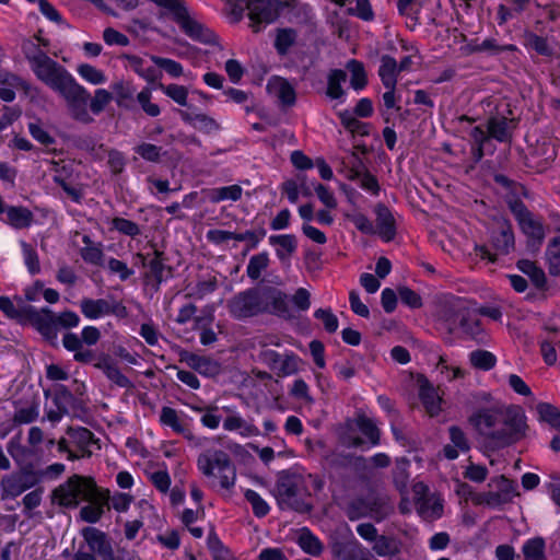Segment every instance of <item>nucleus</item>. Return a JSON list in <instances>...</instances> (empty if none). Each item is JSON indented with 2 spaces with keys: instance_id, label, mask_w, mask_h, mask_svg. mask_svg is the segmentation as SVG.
Masks as SVG:
<instances>
[{
  "instance_id": "obj_1",
  "label": "nucleus",
  "mask_w": 560,
  "mask_h": 560,
  "mask_svg": "<svg viewBox=\"0 0 560 560\" xmlns=\"http://www.w3.org/2000/svg\"><path fill=\"white\" fill-rule=\"evenodd\" d=\"M482 446L491 452L523 440L528 431L527 418L520 406L480 408L468 419Z\"/></svg>"
},
{
  "instance_id": "obj_2",
  "label": "nucleus",
  "mask_w": 560,
  "mask_h": 560,
  "mask_svg": "<svg viewBox=\"0 0 560 560\" xmlns=\"http://www.w3.org/2000/svg\"><path fill=\"white\" fill-rule=\"evenodd\" d=\"M226 307L230 315L238 320L260 314L291 317L288 295L271 285H258L238 292L228 301Z\"/></svg>"
},
{
  "instance_id": "obj_3",
  "label": "nucleus",
  "mask_w": 560,
  "mask_h": 560,
  "mask_svg": "<svg viewBox=\"0 0 560 560\" xmlns=\"http://www.w3.org/2000/svg\"><path fill=\"white\" fill-rule=\"evenodd\" d=\"M96 492L97 486L93 478L73 475L52 491V500L63 508L74 509L79 505L80 497L92 500Z\"/></svg>"
},
{
  "instance_id": "obj_4",
  "label": "nucleus",
  "mask_w": 560,
  "mask_h": 560,
  "mask_svg": "<svg viewBox=\"0 0 560 560\" xmlns=\"http://www.w3.org/2000/svg\"><path fill=\"white\" fill-rule=\"evenodd\" d=\"M443 317L448 325L447 330L450 334H453L458 326L468 338L478 343L487 342V335L480 319L466 307L451 305L444 310Z\"/></svg>"
},
{
  "instance_id": "obj_5",
  "label": "nucleus",
  "mask_w": 560,
  "mask_h": 560,
  "mask_svg": "<svg viewBox=\"0 0 560 560\" xmlns=\"http://www.w3.org/2000/svg\"><path fill=\"white\" fill-rule=\"evenodd\" d=\"M241 12L243 5L248 10V19L253 32H260L266 25L275 22L279 15L283 3L279 0H236Z\"/></svg>"
},
{
  "instance_id": "obj_6",
  "label": "nucleus",
  "mask_w": 560,
  "mask_h": 560,
  "mask_svg": "<svg viewBox=\"0 0 560 560\" xmlns=\"http://www.w3.org/2000/svg\"><path fill=\"white\" fill-rule=\"evenodd\" d=\"M198 468L206 476H212L213 469L220 471V483L224 489H230L235 483V467L224 451L215 450L211 454H200L197 460Z\"/></svg>"
},
{
  "instance_id": "obj_7",
  "label": "nucleus",
  "mask_w": 560,
  "mask_h": 560,
  "mask_svg": "<svg viewBox=\"0 0 560 560\" xmlns=\"http://www.w3.org/2000/svg\"><path fill=\"white\" fill-rule=\"evenodd\" d=\"M56 92L66 100L74 119L85 124L93 121L88 112L90 94L72 75Z\"/></svg>"
},
{
  "instance_id": "obj_8",
  "label": "nucleus",
  "mask_w": 560,
  "mask_h": 560,
  "mask_svg": "<svg viewBox=\"0 0 560 560\" xmlns=\"http://www.w3.org/2000/svg\"><path fill=\"white\" fill-rule=\"evenodd\" d=\"M32 66V70L38 80L44 82L52 91H57L72 74L49 56L43 57Z\"/></svg>"
},
{
  "instance_id": "obj_9",
  "label": "nucleus",
  "mask_w": 560,
  "mask_h": 560,
  "mask_svg": "<svg viewBox=\"0 0 560 560\" xmlns=\"http://www.w3.org/2000/svg\"><path fill=\"white\" fill-rule=\"evenodd\" d=\"M173 20L180 26L185 34L192 39L207 45L218 43V36L212 31L189 16L185 4H182L179 9L173 13Z\"/></svg>"
},
{
  "instance_id": "obj_10",
  "label": "nucleus",
  "mask_w": 560,
  "mask_h": 560,
  "mask_svg": "<svg viewBox=\"0 0 560 560\" xmlns=\"http://www.w3.org/2000/svg\"><path fill=\"white\" fill-rule=\"evenodd\" d=\"M69 442L77 450L80 458H90L93 455V447L101 450L100 439L84 427H68L66 430Z\"/></svg>"
},
{
  "instance_id": "obj_11",
  "label": "nucleus",
  "mask_w": 560,
  "mask_h": 560,
  "mask_svg": "<svg viewBox=\"0 0 560 560\" xmlns=\"http://www.w3.org/2000/svg\"><path fill=\"white\" fill-rule=\"evenodd\" d=\"M81 535L89 546V549L98 555L103 560H112V544L107 535L96 527H84Z\"/></svg>"
},
{
  "instance_id": "obj_12",
  "label": "nucleus",
  "mask_w": 560,
  "mask_h": 560,
  "mask_svg": "<svg viewBox=\"0 0 560 560\" xmlns=\"http://www.w3.org/2000/svg\"><path fill=\"white\" fill-rule=\"evenodd\" d=\"M0 311L3 312L8 318L25 323L31 320L36 308L22 298H15L14 301H12L8 296H0Z\"/></svg>"
},
{
  "instance_id": "obj_13",
  "label": "nucleus",
  "mask_w": 560,
  "mask_h": 560,
  "mask_svg": "<svg viewBox=\"0 0 560 560\" xmlns=\"http://www.w3.org/2000/svg\"><path fill=\"white\" fill-rule=\"evenodd\" d=\"M376 215V232L385 242H390L396 236V221L387 206L377 203L374 208Z\"/></svg>"
},
{
  "instance_id": "obj_14",
  "label": "nucleus",
  "mask_w": 560,
  "mask_h": 560,
  "mask_svg": "<svg viewBox=\"0 0 560 560\" xmlns=\"http://www.w3.org/2000/svg\"><path fill=\"white\" fill-rule=\"evenodd\" d=\"M491 244L502 255H508L514 248V233L509 221L498 222L497 228L491 232Z\"/></svg>"
},
{
  "instance_id": "obj_15",
  "label": "nucleus",
  "mask_w": 560,
  "mask_h": 560,
  "mask_svg": "<svg viewBox=\"0 0 560 560\" xmlns=\"http://www.w3.org/2000/svg\"><path fill=\"white\" fill-rule=\"evenodd\" d=\"M299 487L295 481V475L291 474L289 470L280 471L272 490V494L277 500L278 506L288 504V499H290V497H294Z\"/></svg>"
},
{
  "instance_id": "obj_16",
  "label": "nucleus",
  "mask_w": 560,
  "mask_h": 560,
  "mask_svg": "<svg viewBox=\"0 0 560 560\" xmlns=\"http://www.w3.org/2000/svg\"><path fill=\"white\" fill-rule=\"evenodd\" d=\"M179 361L187 363L189 368L206 376H214L220 371V365L215 361L187 350L179 352Z\"/></svg>"
},
{
  "instance_id": "obj_17",
  "label": "nucleus",
  "mask_w": 560,
  "mask_h": 560,
  "mask_svg": "<svg viewBox=\"0 0 560 560\" xmlns=\"http://www.w3.org/2000/svg\"><path fill=\"white\" fill-rule=\"evenodd\" d=\"M369 517L381 522L393 512V505L386 494L371 491L366 494Z\"/></svg>"
},
{
  "instance_id": "obj_18",
  "label": "nucleus",
  "mask_w": 560,
  "mask_h": 560,
  "mask_svg": "<svg viewBox=\"0 0 560 560\" xmlns=\"http://www.w3.org/2000/svg\"><path fill=\"white\" fill-rule=\"evenodd\" d=\"M47 339H56L57 337V323L55 322V314L48 307L36 310L31 320L28 322Z\"/></svg>"
},
{
  "instance_id": "obj_19",
  "label": "nucleus",
  "mask_w": 560,
  "mask_h": 560,
  "mask_svg": "<svg viewBox=\"0 0 560 560\" xmlns=\"http://www.w3.org/2000/svg\"><path fill=\"white\" fill-rule=\"evenodd\" d=\"M94 366L103 371L106 377L116 386L127 389L133 388L132 382L120 372L119 368L109 355H103Z\"/></svg>"
},
{
  "instance_id": "obj_20",
  "label": "nucleus",
  "mask_w": 560,
  "mask_h": 560,
  "mask_svg": "<svg viewBox=\"0 0 560 560\" xmlns=\"http://www.w3.org/2000/svg\"><path fill=\"white\" fill-rule=\"evenodd\" d=\"M331 552L337 560H371L368 550L359 542L337 541L331 546Z\"/></svg>"
},
{
  "instance_id": "obj_21",
  "label": "nucleus",
  "mask_w": 560,
  "mask_h": 560,
  "mask_svg": "<svg viewBox=\"0 0 560 560\" xmlns=\"http://www.w3.org/2000/svg\"><path fill=\"white\" fill-rule=\"evenodd\" d=\"M267 89L278 97L283 106H292L295 104V90L288 80L280 77H272L267 84Z\"/></svg>"
},
{
  "instance_id": "obj_22",
  "label": "nucleus",
  "mask_w": 560,
  "mask_h": 560,
  "mask_svg": "<svg viewBox=\"0 0 560 560\" xmlns=\"http://www.w3.org/2000/svg\"><path fill=\"white\" fill-rule=\"evenodd\" d=\"M419 383V397L421 402L423 404L427 412L430 416H435L440 411V397L438 396L434 387L430 384V382L425 377H420L418 380Z\"/></svg>"
},
{
  "instance_id": "obj_23",
  "label": "nucleus",
  "mask_w": 560,
  "mask_h": 560,
  "mask_svg": "<svg viewBox=\"0 0 560 560\" xmlns=\"http://www.w3.org/2000/svg\"><path fill=\"white\" fill-rule=\"evenodd\" d=\"M513 119H508L504 116H492L488 119L487 130L491 138L499 142H508L512 138Z\"/></svg>"
},
{
  "instance_id": "obj_24",
  "label": "nucleus",
  "mask_w": 560,
  "mask_h": 560,
  "mask_svg": "<svg viewBox=\"0 0 560 560\" xmlns=\"http://www.w3.org/2000/svg\"><path fill=\"white\" fill-rule=\"evenodd\" d=\"M180 118L205 133H212L220 129L219 122L206 114H192L186 110H178Z\"/></svg>"
},
{
  "instance_id": "obj_25",
  "label": "nucleus",
  "mask_w": 560,
  "mask_h": 560,
  "mask_svg": "<svg viewBox=\"0 0 560 560\" xmlns=\"http://www.w3.org/2000/svg\"><path fill=\"white\" fill-rule=\"evenodd\" d=\"M523 45L534 50L536 54L552 58L556 55L555 48L548 43L546 37L539 36L532 31H525L522 35Z\"/></svg>"
},
{
  "instance_id": "obj_26",
  "label": "nucleus",
  "mask_w": 560,
  "mask_h": 560,
  "mask_svg": "<svg viewBox=\"0 0 560 560\" xmlns=\"http://www.w3.org/2000/svg\"><path fill=\"white\" fill-rule=\"evenodd\" d=\"M520 228L528 237V246L539 247L545 238L544 225L530 215L529 218L521 221Z\"/></svg>"
},
{
  "instance_id": "obj_27",
  "label": "nucleus",
  "mask_w": 560,
  "mask_h": 560,
  "mask_svg": "<svg viewBox=\"0 0 560 560\" xmlns=\"http://www.w3.org/2000/svg\"><path fill=\"white\" fill-rule=\"evenodd\" d=\"M378 75L386 89H396L398 71L397 61L394 57L389 55L382 56Z\"/></svg>"
},
{
  "instance_id": "obj_28",
  "label": "nucleus",
  "mask_w": 560,
  "mask_h": 560,
  "mask_svg": "<svg viewBox=\"0 0 560 560\" xmlns=\"http://www.w3.org/2000/svg\"><path fill=\"white\" fill-rule=\"evenodd\" d=\"M517 268L527 275L536 289L544 291L547 289V278L545 271L537 267L534 261L521 259L517 261Z\"/></svg>"
},
{
  "instance_id": "obj_29",
  "label": "nucleus",
  "mask_w": 560,
  "mask_h": 560,
  "mask_svg": "<svg viewBox=\"0 0 560 560\" xmlns=\"http://www.w3.org/2000/svg\"><path fill=\"white\" fill-rule=\"evenodd\" d=\"M3 212L7 213L8 222L18 230L28 228L34 220L32 211L25 207L10 206Z\"/></svg>"
},
{
  "instance_id": "obj_30",
  "label": "nucleus",
  "mask_w": 560,
  "mask_h": 560,
  "mask_svg": "<svg viewBox=\"0 0 560 560\" xmlns=\"http://www.w3.org/2000/svg\"><path fill=\"white\" fill-rule=\"evenodd\" d=\"M298 31L292 27L277 28L273 47L278 55H288L290 48L296 44Z\"/></svg>"
},
{
  "instance_id": "obj_31",
  "label": "nucleus",
  "mask_w": 560,
  "mask_h": 560,
  "mask_svg": "<svg viewBox=\"0 0 560 560\" xmlns=\"http://www.w3.org/2000/svg\"><path fill=\"white\" fill-rule=\"evenodd\" d=\"M82 314L90 319H96L108 314V300L85 298L80 302Z\"/></svg>"
},
{
  "instance_id": "obj_32",
  "label": "nucleus",
  "mask_w": 560,
  "mask_h": 560,
  "mask_svg": "<svg viewBox=\"0 0 560 560\" xmlns=\"http://www.w3.org/2000/svg\"><path fill=\"white\" fill-rule=\"evenodd\" d=\"M522 553L524 560H548L546 541L539 536L527 539L522 547Z\"/></svg>"
},
{
  "instance_id": "obj_33",
  "label": "nucleus",
  "mask_w": 560,
  "mask_h": 560,
  "mask_svg": "<svg viewBox=\"0 0 560 560\" xmlns=\"http://www.w3.org/2000/svg\"><path fill=\"white\" fill-rule=\"evenodd\" d=\"M298 545L305 553L313 557L319 556L324 549L320 540L307 527L301 529L298 537Z\"/></svg>"
},
{
  "instance_id": "obj_34",
  "label": "nucleus",
  "mask_w": 560,
  "mask_h": 560,
  "mask_svg": "<svg viewBox=\"0 0 560 560\" xmlns=\"http://www.w3.org/2000/svg\"><path fill=\"white\" fill-rule=\"evenodd\" d=\"M347 80V72L341 69L330 70L327 78V91L326 94L331 100L341 98L345 95V91L341 86Z\"/></svg>"
},
{
  "instance_id": "obj_35",
  "label": "nucleus",
  "mask_w": 560,
  "mask_h": 560,
  "mask_svg": "<svg viewBox=\"0 0 560 560\" xmlns=\"http://www.w3.org/2000/svg\"><path fill=\"white\" fill-rule=\"evenodd\" d=\"M160 421L164 425L171 427L176 433L183 434L187 439L191 438L190 430L182 423L175 409L171 407H163L160 415Z\"/></svg>"
},
{
  "instance_id": "obj_36",
  "label": "nucleus",
  "mask_w": 560,
  "mask_h": 560,
  "mask_svg": "<svg viewBox=\"0 0 560 560\" xmlns=\"http://www.w3.org/2000/svg\"><path fill=\"white\" fill-rule=\"evenodd\" d=\"M91 501V504L85 505L80 511V517L86 523H96L101 520L104 514V505L106 504V498H98V491Z\"/></svg>"
},
{
  "instance_id": "obj_37",
  "label": "nucleus",
  "mask_w": 560,
  "mask_h": 560,
  "mask_svg": "<svg viewBox=\"0 0 560 560\" xmlns=\"http://www.w3.org/2000/svg\"><path fill=\"white\" fill-rule=\"evenodd\" d=\"M401 550V544L388 536L381 535L376 538L373 551L380 557L396 556Z\"/></svg>"
},
{
  "instance_id": "obj_38",
  "label": "nucleus",
  "mask_w": 560,
  "mask_h": 560,
  "mask_svg": "<svg viewBox=\"0 0 560 560\" xmlns=\"http://www.w3.org/2000/svg\"><path fill=\"white\" fill-rule=\"evenodd\" d=\"M346 69L351 73L350 84L355 91H360L366 86L368 77L361 61L351 59L347 62Z\"/></svg>"
},
{
  "instance_id": "obj_39",
  "label": "nucleus",
  "mask_w": 560,
  "mask_h": 560,
  "mask_svg": "<svg viewBox=\"0 0 560 560\" xmlns=\"http://www.w3.org/2000/svg\"><path fill=\"white\" fill-rule=\"evenodd\" d=\"M223 428L226 431L242 430L241 434L243 436H253L259 434V430L256 425L246 422L240 416L226 417L223 422Z\"/></svg>"
},
{
  "instance_id": "obj_40",
  "label": "nucleus",
  "mask_w": 560,
  "mask_h": 560,
  "mask_svg": "<svg viewBox=\"0 0 560 560\" xmlns=\"http://www.w3.org/2000/svg\"><path fill=\"white\" fill-rule=\"evenodd\" d=\"M269 264L270 259L267 252L252 256L246 268L248 278L252 280H258L261 277L262 271L268 268Z\"/></svg>"
},
{
  "instance_id": "obj_41",
  "label": "nucleus",
  "mask_w": 560,
  "mask_h": 560,
  "mask_svg": "<svg viewBox=\"0 0 560 560\" xmlns=\"http://www.w3.org/2000/svg\"><path fill=\"white\" fill-rule=\"evenodd\" d=\"M470 364L481 371H489L497 364V358L493 353L487 350H475L469 354Z\"/></svg>"
},
{
  "instance_id": "obj_42",
  "label": "nucleus",
  "mask_w": 560,
  "mask_h": 560,
  "mask_svg": "<svg viewBox=\"0 0 560 560\" xmlns=\"http://www.w3.org/2000/svg\"><path fill=\"white\" fill-rule=\"evenodd\" d=\"M22 478L19 475L7 476L1 480V486L3 488L2 499L5 497L16 498L27 489H30V485L22 483Z\"/></svg>"
},
{
  "instance_id": "obj_43",
  "label": "nucleus",
  "mask_w": 560,
  "mask_h": 560,
  "mask_svg": "<svg viewBox=\"0 0 560 560\" xmlns=\"http://www.w3.org/2000/svg\"><path fill=\"white\" fill-rule=\"evenodd\" d=\"M497 488V494L500 495L502 504H506L512 501L516 492V485L508 479L505 476H500L491 481Z\"/></svg>"
},
{
  "instance_id": "obj_44",
  "label": "nucleus",
  "mask_w": 560,
  "mask_h": 560,
  "mask_svg": "<svg viewBox=\"0 0 560 560\" xmlns=\"http://www.w3.org/2000/svg\"><path fill=\"white\" fill-rule=\"evenodd\" d=\"M345 512L350 521L369 517L366 495L353 498L348 502Z\"/></svg>"
},
{
  "instance_id": "obj_45",
  "label": "nucleus",
  "mask_w": 560,
  "mask_h": 560,
  "mask_svg": "<svg viewBox=\"0 0 560 560\" xmlns=\"http://www.w3.org/2000/svg\"><path fill=\"white\" fill-rule=\"evenodd\" d=\"M113 91L116 94V102L119 107L129 108V102H132L135 88L131 83L118 81L113 84Z\"/></svg>"
},
{
  "instance_id": "obj_46",
  "label": "nucleus",
  "mask_w": 560,
  "mask_h": 560,
  "mask_svg": "<svg viewBox=\"0 0 560 560\" xmlns=\"http://www.w3.org/2000/svg\"><path fill=\"white\" fill-rule=\"evenodd\" d=\"M339 118L342 126L352 133H358L360 136H369L370 125L363 121H360L355 117H353L348 110L339 113Z\"/></svg>"
},
{
  "instance_id": "obj_47",
  "label": "nucleus",
  "mask_w": 560,
  "mask_h": 560,
  "mask_svg": "<svg viewBox=\"0 0 560 560\" xmlns=\"http://www.w3.org/2000/svg\"><path fill=\"white\" fill-rule=\"evenodd\" d=\"M539 419L549 423L552 428L560 430V410L548 402H539L537 405Z\"/></svg>"
},
{
  "instance_id": "obj_48",
  "label": "nucleus",
  "mask_w": 560,
  "mask_h": 560,
  "mask_svg": "<svg viewBox=\"0 0 560 560\" xmlns=\"http://www.w3.org/2000/svg\"><path fill=\"white\" fill-rule=\"evenodd\" d=\"M546 255L549 261V273L552 276L560 275V236L550 241Z\"/></svg>"
},
{
  "instance_id": "obj_49",
  "label": "nucleus",
  "mask_w": 560,
  "mask_h": 560,
  "mask_svg": "<svg viewBox=\"0 0 560 560\" xmlns=\"http://www.w3.org/2000/svg\"><path fill=\"white\" fill-rule=\"evenodd\" d=\"M357 424L360 431L369 439L372 445L380 444L381 433L372 419L365 416H360L357 420Z\"/></svg>"
},
{
  "instance_id": "obj_50",
  "label": "nucleus",
  "mask_w": 560,
  "mask_h": 560,
  "mask_svg": "<svg viewBox=\"0 0 560 560\" xmlns=\"http://www.w3.org/2000/svg\"><path fill=\"white\" fill-rule=\"evenodd\" d=\"M38 405L37 402H31L26 407L18 409L13 416V425H21L32 423L38 418Z\"/></svg>"
},
{
  "instance_id": "obj_51",
  "label": "nucleus",
  "mask_w": 560,
  "mask_h": 560,
  "mask_svg": "<svg viewBox=\"0 0 560 560\" xmlns=\"http://www.w3.org/2000/svg\"><path fill=\"white\" fill-rule=\"evenodd\" d=\"M135 152L139 154L143 160L152 163L161 162L162 155L165 152H162V147H158L152 143L142 142L135 148Z\"/></svg>"
},
{
  "instance_id": "obj_52",
  "label": "nucleus",
  "mask_w": 560,
  "mask_h": 560,
  "mask_svg": "<svg viewBox=\"0 0 560 560\" xmlns=\"http://www.w3.org/2000/svg\"><path fill=\"white\" fill-rule=\"evenodd\" d=\"M153 254L154 257L149 260L148 267L150 268V272L156 280L158 284H160L164 279L163 272L166 269L165 261L167 258L163 252L158 249H155Z\"/></svg>"
},
{
  "instance_id": "obj_53",
  "label": "nucleus",
  "mask_w": 560,
  "mask_h": 560,
  "mask_svg": "<svg viewBox=\"0 0 560 560\" xmlns=\"http://www.w3.org/2000/svg\"><path fill=\"white\" fill-rule=\"evenodd\" d=\"M245 499L250 503L255 516L264 517L269 513V505L256 491L246 490Z\"/></svg>"
},
{
  "instance_id": "obj_54",
  "label": "nucleus",
  "mask_w": 560,
  "mask_h": 560,
  "mask_svg": "<svg viewBox=\"0 0 560 560\" xmlns=\"http://www.w3.org/2000/svg\"><path fill=\"white\" fill-rule=\"evenodd\" d=\"M242 196V188L238 185H231L221 188L213 189L210 199L213 202L230 199L236 201Z\"/></svg>"
},
{
  "instance_id": "obj_55",
  "label": "nucleus",
  "mask_w": 560,
  "mask_h": 560,
  "mask_svg": "<svg viewBox=\"0 0 560 560\" xmlns=\"http://www.w3.org/2000/svg\"><path fill=\"white\" fill-rule=\"evenodd\" d=\"M280 510H291L301 514L310 513L313 511V504L305 500L304 497L300 495L299 490L295 491L294 497L288 499V504L279 505Z\"/></svg>"
},
{
  "instance_id": "obj_56",
  "label": "nucleus",
  "mask_w": 560,
  "mask_h": 560,
  "mask_svg": "<svg viewBox=\"0 0 560 560\" xmlns=\"http://www.w3.org/2000/svg\"><path fill=\"white\" fill-rule=\"evenodd\" d=\"M77 402L78 400L74 398L73 394L65 385L58 386L54 396V404L57 409L68 413V405H74Z\"/></svg>"
},
{
  "instance_id": "obj_57",
  "label": "nucleus",
  "mask_w": 560,
  "mask_h": 560,
  "mask_svg": "<svg viewBox=\"0 0 560 560\" xmlns=\"http://www.w3.org/2000/svg\"><path fill=\"white\" fill-rule=\"evenodd\" d=\"M113 100V94L105 89H97L94 96L89 101L93 114L97 115L104 110L106 105Z\"/></svg>"
},
{
  "instance_id": "obj_58",
  "label": "nucleus",
  "mask_w": 560,
  "mask_h": 560,
  "mask_svg": "<svg viewBox=\"0 0 560 560\" xmlns=\"http://www.w3.org/2000/svg\"><path fill=\"white\" fill-rule=\"evenodd\" d=\"M24 262L31 275H36L40 271L39 258L34 247L26 242H21Z\"/></svg>"
},
{
  "instance_id": "obj_59",
  "label": "nucleus",
  "mask_w": 560,
  "mask_h": 560,
  "mask_svg": "<svg viewBox=\"0 0 560 560\" xmlns=\"http://www.w3.org/2000/svg\"><path fill=\"white\" fill-rule=\"evenodd\" d=\"M150 58L155 66L165 70L170 75L177 78L183 74V66L177 61L154 55Z\"/></svg>"
},
{
  "instance_id": "obj_60",
  "label": "nucleus",
  "mask_w": 560,
  "mask_h": 560,
  "mask_svg": "<svg viewBox=\"0 0 560 560\" xmlns=\"http://www.w3.org/2000/svg\"><path fill=\"white\" fill-rule=\"evenodd\" d=\"M151 90L149 88H144L138 93L137 101L147 115L156 117L160 115L161 109L158 104L151 103Z\"/></svg>"
},
{
  "instance_id": "obj_61",
  "label": "nucleus",
  "mask_w": 560,
  "mask_h": 560,
  "mask_svg": "<svg viewBox=\"0 0 560 560\" xmlns=\"http://www.w3.org/2000/svg\"><path fill=\"white\" fill-rule=\"evenodd\" d=\"M112 225L113 229L117 230L119 233L130 237H136L141 233L140 228L136 222L125 218H114L112 220Z\"/></svg>"
},
{
  "instance_id": "obj_62",
  "label": "nucleus",
  "mask_w": 560,
  "mask_h": 560,
  "mask_svg": "<svg viewBox=\"0 0 560 560\" xmlns=\"http://www.w3.org/2000/svg\"><path fill=\"white\" fill-rule=\"evenodd\" d=\"M22 50L31 67L37 63V60L40 58L48 56L44 50L40 49L39 45L34 43L32 39L23 40Z\"/></svg>"
},
{
  "instance_id": "obj_63",
  "label": "nucleus",
  "mask_w": 560,
  "mask_h": 560,
  "mask_svg": "<svg viewBox=\"0 0 560 560\" xmlns=\"http://www.w3.org/2000/svg\"><path fill=\"white\" fill-rule=\"evenodd\" d=\"M401 303L410 308H420L423 305L422 298L412 289L401 285L397 289Z\"/></svg>"
},
{
  "instance_id": "obj_64",
  "label": "nucleus",
  "mask_w": 560,
  "mask_h": 560,
  "mask_svg": "<svg viewBox=\"0 0 560 560\" xmlns=\"http://www.w3.org/2000/svg\"><path fill=\"white\" fill-rule=\"evenodd\" d=\"M314 317L323 322L324 328L328 334H334L338 329V318L330 308H318L314 312Z\"/></svg>"
}]
</instances>
